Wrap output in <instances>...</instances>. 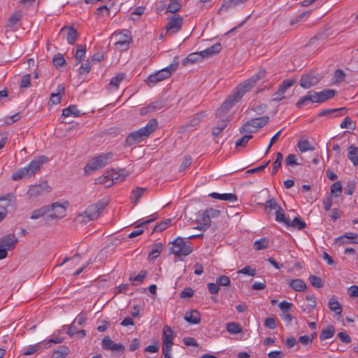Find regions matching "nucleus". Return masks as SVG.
I'll list each match as a JSON object with an SVG mask.
<instances>
[{"label": "nucleus", "mask_w": 358, "mask_h": 358, "mask_svg": "<svg viewBox=\"0 0 358 358\" xmlns=\"http://www.w3.org/2000/svg\"><path fill=\"white\" fill-rule=\"evenodd\" d=\"M266 71L264 69H260L256 74L241 83L234 91V94L227 99L222 105L217 110V117H222V113L229 111V110L237 102H238L243 95L249 92L255 86L258 81L266 78Z\"/></svg>", "instance_id": "f257e3e1"}, {"label": "nucleus", "mask_w": 358, "mask_h": 358, "mask_svg": "<svg viewBox=\"0 0 358 358\" xmlns=\"http://www.w3.org/2000/svg\"><path fill=\"white\" fill-rule=\"evenodd\" d=\"M158 125L156 119H152L147 124L140 128L138 130L130 133L126 138L125 143L127 146H131L134 144L140 143L145 138L149 136L153 131H155Z\"/></svg>", "instance_id": "f03ea898"}, {"label": "nucleus", "mask_w": 358, "mask_h": 358, "mask_svg": "<svg viewBox=\"0 0 358 358\" xmlns=\"http://www.w3.org/2000/svg\"><path fill=\"white\" fill-rule=\"evenodd\" d=\"M48 161L45 156H39L33 159L27 166L20 169L12 175L13 180H18L23 177H31Z\"/></svg>", "instance_id": "7ed1b4c3"}, {"label": "nucleus", "mask_w": 358, "mask_h": 358, "mask_svg": "<svg viewBox=\"0 0 358 358\" xmlns=\"http://www.w3.org/2000/svg\"><path fill=\"white\" fill-rule=\"evenodd\" d=\"M178 64V57L176 56L174 57L172 63L167 67L150 75L145 80L147 85L149 87H153L157 83L169 78L171 75L177 70Z\"/></svg>", "instance_id": "20e7f679"}, {"label": "nucleus", "mask_w": 358, "mask_h": 358, "mask_svg": "<svg viewBox=\"0 0 358 358\" xmlns=\"http://www.w3.org/2000/svg\"><path fill=\"white\" fill-rule=\"evenodd\" d=\"M106 203L99 201L96 203L89 206L85 212L76 217V220L79 222H87L98 218L101 210H103Z\"/></svg>", "instance_id": "39448f33"}, {"label": "nucleus", "mask_w": 358, "mask_h": 358, "mask_svg": "<svg viewBox=\"0 0 358 358\" xmlns=\"http://www.w3.org/2000/svg\"><path fill=\"white\" fill-rule=\"evenodd\" d=\"M114 154L112 152L102 153L92 158L85 166V172L96 171L108 164L113 158Z\"/></svg>", "instance_id": "423d86ee"}, {"label": "nucleus", "mask_w": 358, "mask_h": 358, "mask_svg": "<svg viewBox=\"0 0 358 358\" xmlns=\"http://www.w3.org/2000/svg\"><path fill=\"white\" fill-rule=\"evenodd\" d=\"M185 238L178 237L172 242L171 251L176 256H187L193 251L190 244H187Z\"/></svg>", "instance_id": "0eeeda50"}, {"label": "nucleus", "mask_w": 358, "mask_h": 358, "mask_svg": "<svg viewBox=\"0 0 358 358\" xmlns=\"http://www.w3.org/2000/svg\"><path fill=\"white\" fill-rule=\"evenodd\" d=\"M51 188L47 181H43L29 187L27 195L30 201H34L50 192Z\"/></svg>", "instance_id": "6e6552de"}, {"label": "nucleus", "mask_w": 358, "mask_h": 358, "mask_svg": "<svg viewBox=\"0 0 358 358\" xmlns=\"http://www.w3.org/2000/svg\"><path fill=\"white\" fill-rule=\"evenodd\" d=\"M320 81V78L317 74L313 71H309L301 75L299 85L302 88L307 90L315 86Z\"/></svg>", "instance_id": "1a4fd4ad"}, {"label": "nucleus", "mask_w": 358, "mask_h": 358, "mask_svg": "<svg viewBox=\"0 0 358 358\" xmlns=\"http://www.w3.org/2000/svg\"><path fill=\"white\" fill-rule=\"evenodd\" d=\"M296 78L284 80L279 85L278 90L273 94V101H278L283 99L285 98L284 94L287 89L293 86L296 83Z\"/></svg>", "instance_id": "9d476101"}, {"label": "nucleus", "mask_w": 358, "mask_h": 358, "mask_svg": "<svg viewBox=\"0 0 358 358\" xmlns=\"http://www.w3.org/2000/svg\"><path fill=\"white\" fill-rule=\"evenodd\" d=\"M182 22L183 18L180 15L171 17L165 27L166 34L171 36L178 32L182 28Z\"/></svg>", "instance_id": "9b49d317"}, {"label": "nucleus", "mask_w": 358, "mask_h": 358, "mask_svg": "<svg viewBox=\"0 0 358 358\" xmlns=\"http://www.w3.org/2000/svg\"><path fill=\"white\" fill-rule=\"evenodd\" d=\"M126 176L121 175L116 171L112 172L110 174L102 176L97 178L96 182L99 184H105L106 187H110L116 182L124 180Z\"/></svg>", "instance_id": "f8f14e48"}, {"label": "nucleus", "mask_w": 358, "mask_h": 358, "mask_svg": "<svg viewBox=\"0 0 358 358\" xmlns=\"http://www.w3.org/2000/svg\"><path fill=\"white\" fill-rule=\"evenodd\" d=\"M166 106V100L164 98L160 97L157 100L150 103L146 107L141 108L140 113L142 115H145L148 113H151L157 111Z\"/></svg>", "instance_id": "ddd939ff"}, {"label": "nucleus", "mask_w": 358, "mask_h": 358, "mask_svg": "<svg viewBox=\"0 0 358 358\" xmlns=\"http://www.w3.org/2000/svg\"><path fill=\"white\" fill-rule=\"evenodd\" d=\"M17 241L18 239L14 234H8L0 238V245L8 250H12L15 248Z\"/></svg>", "instance_id": "4468645a"}, {"label": "nucleus", "mask_w": 358, "mask_h": 358, "mask_svg": "<svg viewBox=\"0 0 358 358\" xmlns=\"http://www.w3.org/2000/svg\"><path fill=\"white\" fill-rule=\"evenodd\" d=\"M102 347L105 350L123 352L124 346L121 343H115L108 336H106L102 340Z\"/></svg>", "instance_id": "2eb2a0df"}, {"label": "nucleus", "mask_w": 358, "mask_h": 358, "mask_svg": "<svg viewBox=\"0 0 358 358\" xmlns=\"http://www.w3.org/2000/svg\"><path fill=\"white\" fill-rule=\"evenodd\" d=\"M270 120V117L267 115H264L260 117L253 118L245 123V127L249 125H252V127L256 129V131L265 125H266Z\"/></svg>", "instance_id": "dca6fc26"}, {"label": "nucleus", "mask_w": 358, "mask_h": 358, "mask_svg": "<svg viewBox=\"0 0 358 358\" xmlns=\"http://www.w3.org/2000/svg\"><path fill=\"white\" fill-rule=\"evenodd\" d=\"M227 112L228 111L222 113V117H217V115H216L217 117L222 118V120L217 122L216 127H214L212 129V134L214 136H218L222 132V131H223L226 128L228 122V116L227 115Z\"/></svg>", "instance_id": "f3484780"}, {"label": "nucleus", "mask_w": 358, "mask_h": 358, "mask_svg": "<svg viewBox=\"0 0 358 358\" xmlns=\"http://www.w3.org/2000/svg\"><path fill=\"white\" fill-rule=\"evenodd\" d=\"M336 243L343 245L345 243H353L358 244V234L351 232L346 233L336 238Z\"/></svg>", "instance_id": "a211bd4d"}, {"label": "nucleus", "mask_w": 358, "mask_h": 358, "mask_svg": "<svg viewBox=\"0 0 358 358\" xmlns=\"http://www.w3.org/2000/svg\"><path fill=\"white\" fill-rule=\"evenodd\" d=\"M196 221L200 224V230L205 231L210 226L211 220L205 210L198 213Z\"/></svg>", "instance_id": "6ab92c4d"}, {"label": "nucleus", "mask_w": 358, "mask_h": 358, "mask_svg": "<svg viewBox=\"0 0 358 358\" xmlns=\"http://www.w3.org/2000/svg\"><path fill=\"white\" fill-rule=\"evenodd\" d=\"M52 213L49 217L52 219L62 218L65 215L66 208L59 203H54L51 205Z\"/></svg>", "instance_id": "aec40b11"}, {"label": "nucleus", "mask_w": 358, "mask_h": 358, "mask_svg": "<svg viewBox=\"0 0 358 358\" xmlns=\"http://www.w3.org/2000/svg\"><path fill=\"white\" fill-rule=\"evenodd\" d=\"M66 31V41L68 43L72 45L74 44L78 38V32L76 29L73 27H67L65 26L62 27L60 30V32H63Z\"/></svg>", "instance_id": "412c9836"}, {"label": "nucleus", "mask_w": 358, "mask_h": 358, "mask_svg": "<svg viewBox=\"0 0 358 358\" xmlns=\"http://www.w3.org/2000/svg\"><path fill=\"white\" fill-rule=\"evenodd\" d=\"M184 319L190 324H197L201 321V315L198 310H191L185 314Z\"/></svg>", "instance_id": "4be33fe9"}, {"label": "nucleus", "mask_w": 358, "mask_h": 358, "mask_svg": "<svg viewBox=\"0 0 358 358\" xmlns=\"http://www.w3.org/2000/svg\"><path fill=\"white\" fill-rule=\"evenodd\" d=\"M209 196L215 199L228 201L234 203L238 200L237 196L231 193L219 194L217 192H213L209 194Z\"/></svg>", "instance_id": "5701e85b"}, {"label": "nucleus", "mask_w": 358, "mask_h": 358, "mask_svg": "<svg viewBox=\"0 0 358 358\" xmlns=\"http://www.w3.org/2000/svg\"><path fill=\"white\" fill-rule=\"evenodd\" d=\"M348 109L345 107L333 108V109H325L318 113L319 117L327 116L330 115H334V117L343 115Z\"/></svg>", "instance_id": "b1692460"}, {"label": "nucleus", "mask_w": 358, "mask_h": 358, "mask_svg": "<svg viewBox=\"0 0 358 358\" xmlns=\"http://www.w3.org/2000/svg\"><path fill=\"white\" fill-rule=\"evenodd\" d=\"M222 50V45L220 43H217L212 46L201 51L203 58L212 57L216 54H218Z\"/></svg>", "instance_id": "393cba45"}, {"label": "nucleus", "mask_w": 358, "mask_h": 358, "mask_svg": "<svg viewBox=\"0 0 358 358\" xmlns=\"http://www.w3.org/2000/svg\"><path fill=\"white\" fill-rule=\"evenodd\" d=\"M174 334L169 326L164 327L162 334V344H173Z\"/></svg>", "instance_id": "a878e982"}, {"label": "nucleus", "mask_w": 358, "mask_h": 358, "mask_svg": "<svg viewBox=\"0 0 358 358\" xmlns=\"http://www.w3.org/2000/svg\"><path fill=\"white\" fill-rule=\"evenodd\" d=\"M22 17V12L21 10L15 11L9 17L6 27L10 28V29H13L14 27L17 24Z\"/></svg>", "instance_id": "bb28decb"}, {"label": "nucleus", "mask_w": 358, "mask_h": 358, "mask_svg": "<svg viewBox=\"0 0 358 358\" xmlns=\"http://www.w3.org/2000/svg\"><path fill=\"white\" fill-rule=\"evenodd\" d=\"M288 284L293 289H294L295 291H297V292H303L307 287L305 282L303 280L299 279V278L291 280H289Z\"/></svg>", "instance_id": "cd10ccee"}, {"label": "nucleus", "mask_w": 358, "mask_h": 358, "mask_svg": "<svg viewBox=\"0 0 358 358\" xmlns=\"http://www.w3.org/2000/svg\"><path fill=\"white\" fill-rule=\"evenodd\" d=\"M146 191V188L143 187H136V189H133L131 196L130 199L131 202L134 203V205H136L140 199L142 197L143 193Z\"/></svg>", "instance_id": "c85d7f7f"}, {"label": "nucleus", "mask_w": 358, "mask_h": 358, "mask_svg": "<svg viewBox=\"0 0 358 358\" xmlns=\"http://www.w3.org/2000/svg\"><path fill=\"white\" fill-rule=\"evenodd\" d=\"M328 306L331 311L335 313L336 315H341L343 311L342 306L337 300L335 299L334 296L329 299Z\"/></svg>", "instance_id": "c756f323"}, {"label": "nucleus", "mask_w": 358, "mask_h": 358, "mask_svg": "<svg viewBox=\"0 0 358 358\" xmlns=\"http://www.w3.org/2000/svg\"><path fill=\"white\" fill-rule=\"evenodd\" d=\"M348 157L355 166L358 165V147L354 145H350L348 148Z\"/></svg>", "instance_id": "7c9ffc66"}, {"label": "nucleus", "mask_w": 358, "mask_h": 358, "mask_svg": "<svg viewBox=\"0 0 358 358\" xmlns=\"http://www.w3.org/2000/svg\"><path fill=\"white\" fill-rule=\"evenodd\" d=\"M43 343H44V341H43L40 343L35 344L34 345L29 346L28 348H27L24 350V352L22 354L26 356L31 355H33V354L37 352L38 350H40L41 349H45L44 348L45 344H43Z\"/></svg>", "instance_id": "2f4dec72"}, {"label": "nucleus", "mask_w": 358, "mask_h": 358, "mask_svg": "<svg viewBox=\"0 0 358 358\" xmlns=\"http://www.w3.org/2000/svg\"><path fill=\"white\" fill-rule=\"evenodd\" d=\"M131 41L132 38L130 36L124 35V40H122V35H120V38L115 43V46L117 49L124 50L128 49Z\"/></svg>", "instance_id": "473e14b6"}, {"label": "nucleus", "mask_w": 358, "mask_h": 358, "mask_svg": "<svg viewBox=\"0 0 358 358\" xmlns=\"http://www.w3.org/2000/svg\"><path fill=\"white\" fill-rule=\"evenodd\" d=\"M80 114V111L77 108L76 105H71L62 110V115L66 117L71 115H73V117H78Z\"/></svg>", "instance_id": "72a5a7b5"}, {"label": "nucleus", "mask_w": 358, "mask_h": 358, "mask_svg": "<svg viewBox=\"0 0 358 358\" xmlns=\"http://www.w3.org/2000/svg\"><path fill=\"white\" fill-rule=\"evenodd\" d=\"M319 97L320 100V103H323L335 95L336 91L332 89H326L321 92H319Z\"/></svg>", "instance_id": "f704fd0d"}, {"label": "nucleus", "mask_w": 358, "mask_h": 358, "mask_svg": "<svg viewBox=\"0 0 358 358\" xmlns=\"http://www.w3.org/2000/svg\"><path fill=\"white\" fill-rule=\"evenodd\" d=\"M334 333L335 328L333 326L329 325L321 331L320 338L322 341L331 338L334 335Z\"/></svg>", "instance_id": "c9c22d12"}, {"label": "nucleus", "mask_w": 358, "mask_h": 358, "mask_svg": "<svg viewBox=\"0 0 358 358\" xmlns=\"http://www.w3.org/2000/svg\"><path fill=\"white\" fill-rule=\"evenodd\" d=\"M248 0H224L219 12L222 10H227L239 4L244 3Z\"/></svg>", "instance_id": "e433bc0d"}, {"label": "nucleus", "mask_w": 358, "mask_h": 358, "mask_svg": "<svg viewBox=\"0 0 358 358\" xmlns=\"http://www.w3.org/2000/svg\"><path fill=\"white\" fill-rule=\"evenodd\" d=\"M126 78V75L124 73H120L115 76L113 77L110 81L109 86L114 87L117 90L119 87L120 83Z\"/></svg>", "instance_id": "4c0bfd02"}, {"label": "nucleus", "mask_w": 358, "mask_h": 358, "mask_svg": "<svg viewBox=\"0 0 358 358\" xmlns=\"http://www.w3.org/2000/svg\"><path fill=\"white\" fill-rule=\"evenodd\" d=\"M181 3L178 0H171L166 8V13H176L181 8Z\"/></svg>", "instance_id": "58836bf2"}, {"label": "nucleus", "mask_w": 358, "mask_h": 358, "mask_svg": "<svg viewBox=\"0 0 358 358\" xmlns=\"http://www.w3.org/2000/svg\"><path fill=\"white\" fill-rule=\"evenodd\" d=\"M311 95L310 91L303 96H301L296 103V106L298 108H301L308 103H312Z\"/></svg>", "instance_id": "ea45409f"}, {"label": "nucleus", "mask_w": 358, "mask_h": 358, "mask_svg": "<svg viewBox=\"0 0 358 358\" xmlns=\"http://www.w3.org/2000/svg\"><path fill=\"white\" fill-rule=\"evenodd\" d=\"M163 245L161 243H157L153 245L152 249L149 253L150 259H155L159 256L162 251Z\"/></svg>", "instance_id": "a19ab883"}, {"label": "nucleus", "mask_w": 358, "mask_h": 358, "mask_svg": "<svg viewBox=\"0 0 358 358\" xmlns=\"http://www.w3.org/2000/svg\"><path fill=\"white\" fill-rule=\"evenodd\" d=\"M227 331L232 334H238L242 331V327L238 323L231 322L227 324Z\"/></svg>", "instance_id": "79ce46f5"}, {"label": "nucleus", "mask_w": 358, "mask_h": 358, "mask_svg": "<svg viewBox=\"0 0 358 358\" xmlns=\"http://www.w3.org/2000/svg\"><path fill=\"white\" fill-rule=\"evenodd\" d=\"M275 220L279 222H283L287 225H289V220L285 217L284 210L281 207L276 210Z\"/></svg>", "instance_id": "37998d69"}, {"label": "nucleus", "mask_w": 358, "mask_h": 358, "mask_svg": "<svg viewBox=\"0 0 358 358\" xmlns=\"http://www.w3.org/2000/svg\"><path fill=\"white\" fill-rule=\"evenodd\" d=\"M69 353V348L65 345H62L59 350L53 352L52 358H65Z\"/></svg>", "instance_id": "c03bdc74"}, {"label": "nucleus", "mask_w": 358, "mask_h": 358, "mask_svg": "<svg viewBox=\"0 0 358 358\" xmlns=\"http://www.w3.org/2000/svg\"><path fill=\"white\" fill-rule=\"evenodd\" d=\"M86 53V48L83 45H77V50L76 53V64L81 62L82 59L85 57Z\"/></svg>", "instance_id": "a18cd8bd"}, {"label": "nucleus", "mask_w": 358, "mask_h": 358, "mask_svg": "<svg viewBox=\"0 0 358 358\" xmlns=\"http://www.w3.org/2000/svg\"><path fill=\"white\" fill-rule=\"evenodd\" d=\"M50 210V207L48 206H43L42 208H40L38 209L34 210L32 212V214L31 215V219L32 220H36L42 216H43L46 213H48Z\"/></svg>", "instance_id": "49530a36"}, {"label": "nucleus", "mask_w": 358, "mask_h": 358, "mask_svg": "<svg viewBox=\"0 0 358 358\" xmlns=\"http://www.w3.org/2000/svg\"><path fill=\"white\" fill-rule=\"evenodd\" d=\"M203 59V55L201 54V52H193V53L189 54L187 57L186 60L189 63L194 64V63L202 61Z\"/></svg>", "instance_id": "de8ad7c7"}, {"label": "nucleus", "mask_w": 358, "mask_h": 358, "mask_svg": "<svg viewBox=\"0 0 358 358\" xmlns=\"http://www.w3.org/2000/svg\"><path fill=\"white\" fill-rule=\"evenodd\" d=\"M268 239L262 238L254 243V248L257 250H264L268 247Z\"/></svg>", "instance_id": "09e8293b"}, {"label": "nucleus", "mask_w": 358, "mask_h": 358, "mask_svg": "<svg viewBox=\"0 0 358 358\" xmlns=\"http://www.w3.org/2000/svg\"><path fill=\"white\" fill-rule=\"evenodd\" d=\"M283 159V155L281 152H277L276 154V159L273 163V170H272V175H274L277 173L278 169L282 165V160Z\"/></svg>", "instance_id": "8fccbe9b"}, {"label": "nucleus", "mask_w": 358, "mask_h": 358, "mask_svg": "<svg viewBox=\"0 0 358 358\" xmlns=\"http://www.w3.org/2000/svg\"><path fill=\"white\" fill-rule=\"evenodd\" d=\"M289 226H292L299 230H301L306 227V224L305 222L301 219L300 217H295L292 222L289 221Z\"/></svg>", "instance_id": "3c124183"}, {"label": "nucleus", "mask_w": 358, "mask_h": 358, "mask_svg": "<svg viewBox=\"0 0 358 358\" xmlns=\"http://www.w3.org/2000/svg\"><path fill=\"white\" fill-rule=\"evenodd\" d=\"M298 148L301 152H304L308 150H314V147H313L310 142L307 140H303L298 142Z\"/></svg>", "instance_id": "603ef678"}, {"label": "nucleus", "mask_w": 358, "mask_h": 358, "mask_svg": "<svg viewBox=\"0 0 358 358\" xmlns=\"http://www.w3.org/2000/svg\"><path fill=\"white\" fill-rule=\"evenodd\" d=\"M63 341H64V338L59 337V336H55L52 338H47L43 341H44L43 344H45L44 348L48 349V348H50L52 344L61 343L63 342Z\"/></svg>", "instance_id": "864d4df0"}, {"label": "nucleus", "mask_w": 358, "mask_h": 358, "mask_svg": "<svg viewBox=\"0 0 358 358\" xmlns=\"http://www.w3.org/2000/svg\"><path fill=\"white\" fill-rule=\"evenodd\" d=\"M146 271L141 270L138 275H136L134 278H133L131 276L129 278V280L133 281L134 285H140L144 280L146 275Z\"/></svg>", "instance_id": "5fc2aeb1"}, {"label": "nucleus", "mask_w": 358, "mask_h": 358, "mask_svg": "<svg viewBox=\"0 0 358 358\" xmlns=\"http://www.w3.org/2000/svg\"><path fill=\"white\" fill-rule=\"evenodd\" d=\"M309 280L310 284L316 288H321L324 286L321 278L317 275H310L309 277Z\"/></svg>", "instance_id": "6e6d98bb"}, {"label": "nucleus", "mask_w": 358, "mask_h": 358, "mask_svg": "<svg viewBox=\"0 0 358 358\" xmlns=\"http://www.w3.org/2000/svg\"><path fill=\"white\" fill-rule=\"evenodd\" d=\"M171 219H167L165 221H163L162 222H160L159 224H157L152 232H155V231H163L164 229H166L170 224H171Z\"/></svg>", "instance_id": "4d7b16f0"}, {"label": "nucleus", "mask_w": 358, "mask_h": 358, "mask_svg": "<svg viewBox=\"0 0 358 358\" xmlns=\"http://www.w3.org/2000/svg\"><path fill=\"white\" fill-rule=\"evenodd\" d=\"M216 282L219 286H229L231 280L227 275H220L216 278Z\"/></svg>", "instance_id": "13d9d810"}, {"label": "nucleus", "mask_w": 358, "mask_h": 358, "mask_svg": "<svg viewBox=\"0 0 358 358\" xmlns=\"http://www.w3.org/2000/svg\"><path fill=\"white\" fill-rule=\"evenodd\" d=\"M331 192L335 196H338L342 192V185L340 181L334 182L331 186Z\"/></svg>", "instance_id": "bf43d9fd"}, {"label": "nucleus", "mask_w": 358, "mask_h": 358, "mask_svg": "<svg viewBox=\"0 0 358 358\" xmlns=\"http://www.w3.org/2000/svg\"><path fill=\"white\" fill-rule=\"evenodd\" d=\"M355 182L354 180H349L344 189L345 194L352 195L355 189Z\"/></svg>", "instance_id": "052dcab7"}, {"label": "nucleus", "mask_w": 358, "mask_h": 358, "mask_svg": "<svg viewBox=\"0 0 358 358\" xmlns=\"http://www.w3.org/2000/svg\"><path fill=\"white\" fill-rule=\"evenodd\" d=\"M192 162V157L189 155H187L184 157L180 167L179 171H182L187 167H189Z\"/></svg>", "instance_id": "680f3d73"}, {"label": "nucleus", "mask_w": 358, "mask_h": 358, "mask_svg": "<svg viewBox=\"0 0 358 358\" xmlns=\"http://www.w3.org/2000/svg\"><path fill=\"white\" fill-rule=\"evenodd\" d=\"M252 138V135L248 134L245 135L243 137H241L240 139H238L236 142V147H244L248 143V141Z\"/></svg>", "instance_id": "e2e57ef3"}, {"label": "nucleus", "mask_w": 358, "mask_h": 358, "mask_svg": "<svg viewBox=\"0 0 358 358\" xmlns=\"http://www.w3.org/2000/svg\"><path fill=\"white\" fill-rule=\"evenodd\" d=\"M53 62L55 66H62L65 64L66 61L63 55L60 53H58L54 56Z\"/></svg>", "instance_id": "0e129e2a"}, {"label": "nucleus", "mask_w": 358, "mask_h": 358, "mask_svg": "<svg viewBox=\"0 0 358 358\" xmlns=\"http://www.w3.org/2000/svg\"><path fill=\"white\" fill-rule=\"evenodd\" d=\"M238 273H243L250 276H255L256 275V269L252 268L249 266H246L242 269L238 271Z\"/></svg>", "instance_id": "69168bd1"}, {"label": "nucleus", "mask_w": 358, "mask_h": 358, "mask_svg": "<svg viewBox=\"0 0 358 358\" xmlns=\"http://www.w3.org/2000/svg\"><path fill=\"white\" fill-rule=\"evenodd\" d=\"M91 70V65L89 61H86L80 65L79 74H87Z\"/></svg>", "instance_id": "338daca9"}, {"label": "nucleus", "mask_w": 358, "mask_h": 358, "mask_svg": "<svg viewBox=\"0 0 358 358\" xmlns=\"http://www.w3.org/2000/svg\"><path fill=\"white\" fill-rule=\"evenodd\" d=\"M293 304L286 301H282L279 304V308L283 312V313H288V311L291 310Z\"/></svg>", "instance_id": "774afa93"}]
</instances>
